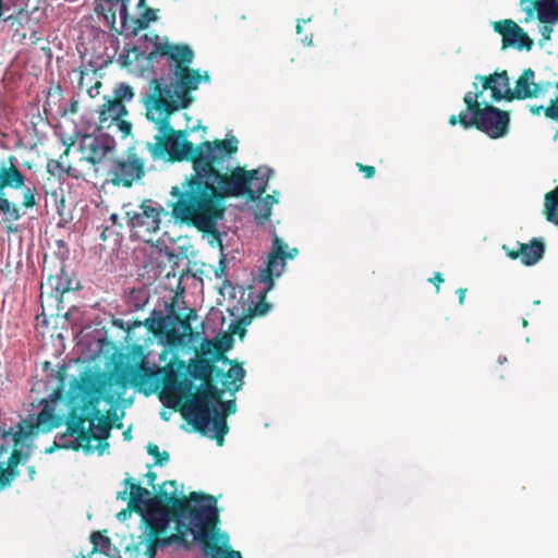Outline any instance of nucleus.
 I'll use <instances>...</instances> for the list:
<instances>
[{
	"instance_id": "obj_1",
	"label": "nucleus",
	"mask_w": 558,
	"mask_h": 558,
	"mask_svg": "<svg viewBox=\"0 0 558 558\" xmlns=\"http://www.w3.org/2000/svg\"><path fill=\"white\" fill-rule=\"evenodd\" d=\"M156 49L148 56L153 60L157 54L168 57L171 69L170 82L161 78L150 80L143 97L146 118L155 125L157 133L154 142L146 147L153 159L191 160L194 173L186 177L181 186H172L170 194L174 219L215 234L218 222L223 218L229 197H242L254 201L253 215L257 223L264 225L271 216L272 205L262 197L268 186L274 170L267 166L246 170L235 167L230 170V159L238 151L239 141L228 136L221 141L204 142L196 147L187 141L184 131H174L170 124L171 116L189 107L202 81L207 82V72L201 74L191 70L193 51L187 46H177L168 41H158Z\"/></svg>"
},
{
	"instance_id": "obj_2",
	"label": "nucleus",
	"mask_w": 558,
	"mask_h": 558,
	"mask_svg": "<svg viewBox=\"0 0 558 558\" xmlns=\"http://www.w3.org/2000/svg\"><path fill=\"white\" fill-rule=\"evenodd\" d=\"M54 403V399H43L39 413L29 414L15 427L7 429L0 426V490L15 477L17 464L29 457L34 437L39 432H50L59 425Z\"/></svg>"
},
{
	"instance_id": "obj_3",
	"label": "nucleus",
	"mask_w": 558,
	"mask_h": 558,
	"mask_svg": "<svg viewBox=\"0 0 558 558\" xmlns=\"http://www.w3.org/2000/svg\"><path fill=\"white\" fill-rule=\"evenodd\" d=\"M195 505L189 513H182L177 522L178 532H187L197 541L204 558H242L240 551L232 550L229 534L218 526L217 500L213 496L191 493Z\"/></svg>"
},
{
	"instance_id": "obj_4",
	"label": "nucleus",
	"mask_w": 558,
	"mask_h": 558,
	"mask_svg": "<svg viewBox=\"0 0 558 558\" xmlns=\"http://www.w3.org/2000/svg\"><path fill=\"white\" fill-rule=\"evenodd\" d=\"M236 412L234 400L222 401V391L205 383L198 392L182 407V416L204 436L215 439L222 446L228 433L226 416Z\"/></svg>"
},
{
	"instance_id": "obj_5",
	"label": "nucleus",
	"mask_w": 558,
	"mask_h": 558,
	"mask_svg": "<svg viewBox=\"0 0 558 558\" xmlns=\"http://www.w3.org/2000/svg\"><path fill=\"white\" fill-rule=\"evenodd\" d=\"M123 484L124 489L118 493L117 498L129 500V504L128 509L117 514V519L123 522L131 517L132 511H136L154 535L165 532L171 521V512L161 505V500L150 498V492L134 483L131 477H125Z\"/></svg>"
},
{
	"instance_id": "obj_6",
	"label": "nucleus",
	"mask_w": 558,
	"mask_h": 558,
	"mask_svg": "<svg viewBox=\"0 0 558 558\" xmlns=\"http://www.w3.org/2000/svg\"><path fill=\"white\" fill-rule=\"evenodd\" d=\"M463 102L466 107L460 117V125L463 129L475 126L492 138H500L508 133L509 113L489 105L481 108V105L485 104L482 92H468Z\"/></svg>"
},
{
	"instance_id": "obj_7",
	"label": "nucleus",
	"mask_w": 558,
	"mask_h": 558,
	"mask_svg": "<svg viewBox=\"0 0 558 558\" xmlns=\"http://www.w3.org/2000/svg\"><path fill=\"white\" fill-rule=\"evenodd\" d=\"M111 424L108 417L96 415L89 423V430L85 429V420H71L68 433L60 437V447L74 450L82 449L86 454L98 452L99 456L108 449L105 440L109 436Z\"/></svg>"
},
{
	"instance_id": "obj_8",
	"label": "nucleus",
	"mask_w": 558,
	"mask_h": 558,
	"mask_svg": "<svg viewBox=\"0 0 558 558\" xmlns=\"http://www.w3.org/2000/svg\"><path fill=\"white\" fill-rule=\"evenodd\" d=\"M298 254L299 250L296 247H289L282 239L274 234L266 267L260 269L257 277V282L263 284V287L257 295L259 301L254 303L253 308H251L253 315L263 316L269 312L271 306L265 303L264 299L275 287V279L284 272L286 259H293Z\"/></svg>"
},
{
	"instance_id": "obj_9",
	"label": "nucleus",
	"mask_w": 558,
	"mask_h": 558,
	"mask_svg": "<svg viewBox=\"0 0 558 558\" xmlns=\"http://www.w3.org/2000/svg\"><path fill=\"white\" fill-rule=\"evenodd\" d=\"M133 352L138 353L142 357L140 365L142 371L149 374H165L163 388L159 397L166 407L175 409L192 392L194 388L192 379L186 375L179 378L172 364H168L163 368L155 364L150 365L142 347L133 348Z\"/></svg>"
},
{
	"instance_id": "obj_10",
	"label": "nucleus",
	"mask_w": 558,
	"mask_h": 558,
	"mask_svg": "<svg viewBox=\"0 0 558 558\" xmlns=\"http://www.w3.org/2000/svg\"><path fill=\"white\" fill-rule=\"evenodd\" d=\"M124 213L134 234L147 243L153 242L154 234L160 228V216L163 208L156 202L146 199L136 208H133L132 205L124 206Z\"/></svg>"
},
{
	"instance_id": "obj_11",
	"label": "nucleus",
	"mask_w": 558,
	"mask_h": 558,
	"mask_svg": "<svg viewBox=\"0 0 558 558\" xmlns=\"http://www.w3.org/2000/svg\"><path fill=\"white\" fill-rule=\"evenodd\" d=\"M24 185V175L11 162L9 166L2 163L0 167V214L8 222L17 221L21 217L19 208L3 195L5 187L20 189Z\"/></svg>"
},
{
	"instance_id": "obj_12",
	"label": "nucleus",
	"mask_w": 558,
	"mask_h": 558,
	"mask_svg": "<svg viewBox=\"0 0 558 558\" xmlns=\"http://www.w3.org/2000/svg\"><path fill=\"white\" fill-rule=\"evenodd\" d=\"M485 90L490 92L492 101L511 100L510 80L507 71L495 72L488 76L476 75L472 92H482L483 95Z\"/></svg>"
},
{
	"instance_id": "obj_13",
	"label": "nucleus",
	"mask_w": 558,
	"mask_h": 558,
	"mask_svg": "<svg viewBox=\"0 0 558 558\" xmlns=\"http://www.w3.org/2000/svg\"><path fill=\"white\" fill-rule=\"evenodd\" d=\"M114 147V140L107 134H87L80 141L82 158L90 163L100 162Z\"/></svg>"
},
{
	"instance_id": "obj_14",
	"label": "nucleus",
	"mask_w": 558,
	"mask_h": 558,
	"mask_svg": "<svg viewBox=\"0 0 558 558\" xmlns=\"http://www.w3.org/2000/svg\"><path fill=\"white\" fill-rule=\"evenodd\" d=\"M494 29L502 36L504 46H512L518 49L530 50L533 41L523 32V29L512 20L494 22Z\"/></svg>"
},
{
	"instance_id": "obj_15",
	"label": "nucleus",
	"mask_w": 558,
	"mask_h": 558,
	"mask_svg": "<svg viewBox=\"0 0 558 558\" xmlns=\"http://www.w3.org/2000/svg\"><path fill=\"white\" fill-rule=\"evenodd\" d=\"M502 250L509 258H520L523 265L533 266L543 258L545 246L541 240L533 239L530 243H520L518 251L510 250L506 245L502 246Z\"/></svg>"
},
{
	"instance_id": "obj_16",
	"label": "nucleus",
	"mask_w": 558,
	"mask_h": 558,
	"mask_svg": "<svg viewBox=\"0 0 558 558\" xmlns=\"http://www.w3.org/2000/svg\"><path fill=\"white\" fill-rule=\"evenodd\" d=\"M144 174V163L137 157H130L116 167L113 181L124 186H130Z\"/></svg>"
},
{
	"instance_id": "obj_17",
	"label": "nucleus",
	"mask_w": 558,
	"mask_h": 558,
	"mask_svg": "<svg viewBox=\"0 0 558 558\" xmlns=\"http://www.w3.org/2000/svg\"><path fill=\"white\" fill-rule=\"evenodd\" d=\"M154 498H159L161 505L170 512L169 505L172 507L179 506L180 508L186 507L189 510L195 505L194 501L185 500L184 493L178 490V484L175 481H168L162 483L159 488V494ZM190 511H187L189 513Z\"/></svg>"
},
{
	"instance_id": "obj_18",
	"label": "nucleus",
	"mask_w": 558,
	"mask_h": 558,
	"mask_svg": "<svg viewBox=\"0 0 558 558\" xmlns=\"http://www.w3.org/2000/svg\"><path fill=\"white\" fill-rule=\"evenodd\" d=\"M542 93L541 86L534 83V72L524 70L511 88V100L537 97Z\"/></svg>"
},
{
	"instance_id": "obj_19",
	"label": "nucleus",
	"mask_w": 558,
	"mask_h": 558,
	"mask_svg": "<svg viewBox=\"0 0 558 558\" xmlns=\"http://www.w3.org/2000/svg\"><path fill=\"white\" fill-rule=\"evenodd\" d=\"M126 114L125 106L118 99H107L99 108V128H111Z\"/></svg>"
},
{
	"instance_id": "obj_20",
	"label": "nucleus",
	"mask_w": 558,
	"mask_h": 558,
	"mask_svg": "<svg viewBox=\"0 0 558 558\" xmlns=\"http://www.w3.org/2000/svg\"><path fill=\"white\" fill-rule=\"evenodd\" d=\"M128 1L129 0H100L101 10L107 11L116 21L117 13L123 27L128 24Z\"/></svg>"
},
{
	"instance_id": "obj_21",
	"label": "nucleus",
	"mask_w": 558,
	"mask_h": 558,
	"mask_svg": "<svg viewBox=\"0 0 558 558\" xmlns=\"http://www.w3.org/2000/svg\"><path fill=\"white\" fill-rule=\"evenodd\" d=\"M537 16L542 23H555L558 21V3L556 0H538Z\"/></svg>"
},
{
	"instance_id": "obj_22",
	"label": "nucleus",
	"mask_w": 558,
	"mask_h": 558,
	"mask_svg": "<svg viewBox=\"0 0 558 558\" xmlns=\"http://www.w3.org/2000/svg\"><path fill=\"white\" fill-rule=\"evenodd\" d=\"M245 371L240 365H232L223 376L222 386L228 391H238L243 384Z\"/></svg>"
},
{
	"instance_id": "obj_23",
	"label": "nucleus",
	"mask_w": 558,
	"mask_h": 558,
	"mask_svg": "<svg viewBox=\"0 0 558 558\" xmlns=\"http://www.w3.org/2000/svg\"><path fill=\"white\" fill-rule=\"evenodd\" d=\"M545 215L549 222L558 225V186L545 196Z\"/></svg>"
},
{
	"instance_id": "obj_24",
	"label": "nucleus",
	"mask_w": 558,
	"mask_h": 558,
	"mask_svg": "<svg viewBox=\"0 0 558 558\" xmlns=\"http://www.w3.org/2000/svg\"><path fill=\"white\" fill-rule=\"evenodd\" d=\"M187 372L193 378L207 380L211 375V366L207 361L195 360L189 364Z\"/></svg>"
},
{
	"instance_id": "obj_25",
	"label": "nucleus",
	"mask_w": 558,
	"mask_h": 558,
	"mask_svg": "<svg viewBox=\"0 0 558 558\" xmlns=\"http://www.w3.org/2000/svg\"><path fill=\"white\" fill-rule=\"evenodd\" d=\"M90 542L94 546L92 554L97 551L101 554L110 549L109 538L107 536H104L100 532L93 533L90 536Z\"/></svg>"
},
{
	"instance_id": "obj_26",
	"label": "nucleus",
	"mask_w": 558,
	"mask_h": 558,
	"mask_svg": "<svg viewBox=\"0 0 558 558\" xmlns=\"http://www.w3.org/2000/svg\"><path fill=\"white\" fill-rule=\"evenodd\" d=\"M147 452L155 460L156 465H165L169 461V453L167 451H160L157 445L148 444Z\"/></svg>"
},
{
	"instance_id": "obj_27",
	"label": "nucleus",
	"mask_w": 558,
	"mask_h": 558,
	"mask_svg": "<svg viewBox=\"0 0 558 558\" xmlns=\"http://www.w3.org/2000/svg\"><path fill=\"white\" fill-rule=\"evenodd\" d=\"M157 20V11L153 9H147L140 19L135 20V24L137 25L134 27V33H136L138 29H144L148 26L150 22H154Z\"/></svg>"
},
{
	"instance_id": "obj_28",
	"label": "nucleus",
	"mask_w": 558,
	"mask_h": 558,
	"mask_svg": "<svg viewBox=\"0 0 558 558\" xmlns=\"http://www.w3.org/2000/svg\"><path fill=\"white\" fill-rule=\"evenodd\" d=\"M116 96L118 100H131L134 96L132 88L128 84H120L116 88Z\"/></svg>"
},
{
	"instance_id": "obj_29",
	"label": "nucleus",
	"mask_w": 558,
	"mask_h": 558,
	"mask_svg": "<svg viewBox=\"0 0 558 558\" xmlns=\"http://www.w3.org/2000/svg\"><path fill=\"white\" fill-rule=\"evenodd\" d=\"M36 204L34 190L26 187L23 192V205L25 207H33Z\"/></svg>"
},
{
	"instance_id": "obj_30",
	"label": "nucleus",
	"mask_w": 558,
	"mask_h": 558,
	"mask_svg": "<svg viewBox=\"0 0 558 558\" xmlns=\"http://www.w3.org/2000/svg\"><path fill=\"white\" fill-rule=\"evenodd\" d=\"M114 126H116L119 131H121V133L123 134V136L129 135V134H130V132H131V129H132L131 123H129V122H126V121H124V120H122V119H120V120L114 124Z\"/></svg>"
},
{
	"instance_id": "obj_31",
	"label": "nucleus",
	"mask_w": 558,
	"mask_h": 558,
	"mask_svg": "<svg viewBox=\"0 0 558 558\" xmlns=\"http://www.w3.org/2000/svg\"><path fill=\"white\" fill-rule=\"evenodd\" d=\"M265 197V201L268 202L270 205H276L279 203L280 198V192L277 190H274L271 194H268Z\"/></svg>"
},
{
	"instance_id": "obj_32",
	"label": "nucleus",
	"mask_w": 558,
	"mask_h": 558,
	"mask_svg": "<svg viewBox=\"0 0 558 558\" xmlns=\"http://www.w3.org/2000/svg\"><path fill=\"white\" fill-rule=\"evenodd\" d=\"M359 168H360V171L363 172L364 177L367 178V179H371L374 177L375 174V168L372 167V166H363V165H357Z\"/></svg>"
},
{
	"instance_id": "obj_33",
	"label": "nucleus",
	"mask_w": 558,
	"mask_h": 558,
	"mask_svg": "<svg viewBox=\"0 0 558 558\" xmlns=\"http://www.w3.org/2000/svg\"><path fill=\"white\" fill-rule=\"evenodd\" d=\"M432 283H434L437 288V292L439 291V284L444 282V278L440 272H436L433 278L429 279Z\"/></svg>"
},
{
	"instance_id": "obj_34",
	"label": "nucleus",
	"mask_w": 558,
	"mask_h": 558,
	"mask_svg": "<svg viewBox=\"0 0 558 558\" xmlns=\"http://www.w3.org/2000/svg\"><path fill=\"white\" fill-rule=\"evenodd\" d=\"M70 290H71V288L69 287V284L61 287V283L59 282L56 286V292H57L58 295H62L63 293H65V292H68Z\"/></svg>"
},
{
	"instance_id": "obj_35",
	"label": "nucleus",
	"mask_w": 558,
	"mask_h": 558,
	"mask_svg": "<svg viewBox=\"0 0 558 558\" xmlns=\"http://www.w3.org/2000/svg\"><path fill=\"white\" fill-rule=\"evenodd\" d=\"M541 33H542V35H543V37L545 39H549L550 33H551V28L549 26H547V25H544L541 28Z\"/></svg>"
},
{
	"instance_id": "obj_36",
	"label": "nucleus",
	"mask_w": 558,
	"mask_h": 558,
	"mask_svg": "<svg viewBox=\"0 0 558 558\" xmlns=\"http://www.w3.org/2000/svg\"><path fill=\"white\" fill-rule=\"evenodd\" d=\"M457 294L459 295V303L463 304L464 303V299H465V294H466V289H463V288L458 289L457 290Z\"/></svg>"
},
{
	"instance_id": "obj_37",
	"label": "nucleus",
	"mask_w": 558,
	"mask_h": 558,
	"mask_svg": "<svg viewBox=\"0 0 558 558\" xmlns=\"http://www.w3.org/2000/svg\"><path fill=\"white\" fill-rule=\"evenodd\" d=\"M462 116V112H460V114L458 116H454L452 114L450 118H449V124L454 126L456 124H460V117Z\"/></svg>"
},
{
	"instance_id": "obj_38",
	"label": "nucleus",
	"mask_w": 558,
	"mask_h": 558,
	"mask_svg": "<svg viewBox=\"0 0 558 558\" xmlns=\"http://www.w3.org/2000/svg\"><path fill=\"white\" fill-rule=\"evenodd\" d=\"M156 478H157V476H156V474H155V473H153V472H148V473H147V484H148V485H151V486H153V485H154V482L156 481Z\"/></svg>"
},
{
	"instance_id": "obj_39",
	"label": "nucleus",
	"mask_w": 558,
	"mask_h": 558,
	"mask_svg": "<svg viewBox=\"0 0 558 558\" xmlns=\"http://www.w3.org/2000/svg\"><path fill=\"white\" fill-rule=\"evenodd\" d=\"M100 87V83H97L95 86L88 89V94L94 97L95 94L97 95L99 93L98 88Z\"/></svg>"
},
{
	"instance_id": "obj_40",
	"label": "nucleus",
	"mask_w": 558,
	"mask_h": 558,
	"mask_svg": "<svg viewBox=\"0 0 558 558\" xmlns=\"http://www.w3.org/2000/svg\"><path fill=\"white\" fill-rule=\"evenodd\" d=\"M155 556V546L154 544H149L147 546V558H154Z\"/></svg>"
},
{
	"instance_id": "obj_41",
	"label": "nucleus",
	"mask_w": 558,
	"mask_h": 558,
	"mask_svg": "<svg viewBox=\"0 0 558 558\" xmlns=\"http://www.w3.org/2000/svg\"><path fill=\"white\" fill-rule=\"evenodd\" d=\"M302 43L307 46L312 45V35H306L304 38H302Z\"/></svg>"
},
{
	"instance_id": "obj_42",
	"label": "nucleus",
	"mask_w": 558,
	"mask_h": 558,
	"mask_svg": "<svg viewBox=\"0 0 558 558\" xmlns=\"http://www.w3.org/2000/svg\"><path fill=\"white\" fill-rule=\"evenodd\" d=\"M27 471H28V477H29V480H33V478H34V476H35V473H36L35 468H34V466H28V468H27Z\"/></svg>"
},
{
	"instance_id": "obj_43",
	"label": "nucleus",
	"mask_w": 558,
	"mask_h": 558,
	"mask_svg": "<svg viewBox=\"0 0 558 558\" xmlns=\"http://www.w3.org/2000/svg\"><path fill=\"white\" fill-rule=\"evenodd\" d=\"M301 23H302V21L299 20L298 24H296V33L298 34H301V32H302V24ZM303 23H306V21H303Z\"/></svg>"
},
{
	"instance_id": "obj_44",
	"label": "nucleus",
	"mask_w": 558,
	"mask_h": 558,
	"mask_svg": "<svg viewBox=\"0 0 558 558\" xmlns=\"http://www.w3.org/2000/svg\"><path fill=\"white\" fill-rule=\"evenodd\" d=\"M118 219H119V216L117 214H112L110 216V220L112 221L113 225H116L118 222Z\"/></svg>"
},
{
	"instance_id": "obj_45",
	"label": "nucleus",
	"mask_w": 558,
	"mask_h": 558,
	"mask_svg": "<svg viewBox=\"0 0 558 558\" xmlns=\"http://www.w3.org/2000/svg\"><path fill=\"white\" fill-rule=\"evenodd\" d=\"M507 361L506 356L499 357L498 362L500 364L505 363Z\"/></svg>"
},
{
	"instance_id": "obj_46",
	"label": "nucleus",
	"mask_w": 558,
	"mask_h": 558,
	"mask_svg": "<svg viewBox=\"0 0 558 558\" xmlns=\"http://www.w3.org/2000/svg\"><path fill=\"white\" fill-rule=\"evenodd\" d=\"M124 437H125V439H129V438H130V430H128V432H125V433H124Z\"/></svg>"
},
{
	"instance_id": "obj_47",
	"label": "nucleus",
	"mask_w": 558,
	"mask_h": 558,
	"mask_svg": "<svg viewBox=\"0 0 558 558\" xmlns=\"http://www.w3.org/2000/svg\"><path fill=\"white\" fill-rule=\"evenodd\" d=\"M45 451L46 453H51L53 451V448H47Z\"/></svg>"
},
{
	"instance_id": "obj_48",
	"label": "nucleus",
	"mask_w": 558,
	"mask_h": 558,
	"mask_svg": "<svg viewBox=\"0 0 558 558\" xmlns=\"http://www.w3.org/2000/svg\"><path fill=\"white\" fill-rule=\"evenodd\" d=\"M145 0H140L138 5H143Z\"/></svg>"
},
{
	"instance_id": "obj_49",
	"label": "nucleus",
	"mask_w": 558,
	"mask_h": 558,
	"mask_svg": "<svg viewBox=\"0 0 558 558\" xmlns=\"http://www.w3.org/2000/svg\"><path fill=\"white\" fill-rule=\"evenodd\" d=\"M161 415H162V417H163L165 420H168V416H167V414H166V413H162Z\"/></svg>"
},
{
	"instance_id": "obj_50",
	"label": "nucleus",
	"mask_w": 558,
	"mask_h": 558,
	"mask_svg": "<svg viewBox=\"0 0 558 558\" xmlns=\"http://www.w3.org/2000/svg\"><path fill=\"white\" fill-rule=\"evenodd\" d=\"M214 240L217 241L220 244V240L217 236H215Z\"/></svg>"
}]
</instances>
